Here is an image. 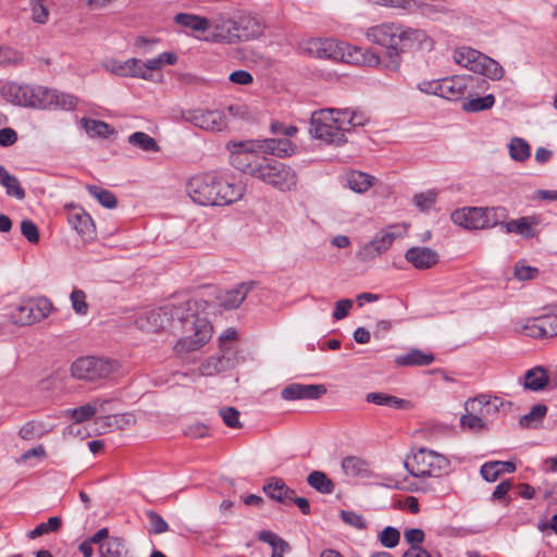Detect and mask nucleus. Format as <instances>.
Wrapping results in <instances>:
<instances>
[{
  "instance_id": "obj_21",
  "label": "nucleus",
  "mask_w": 557,
  "mask_h": 557,
  "mask_svg": "<svg viewBox=\"0 0 557 557\" xmlns=\"http://www.w3.org/2000/svg\"><path fill=\"white\" fill-rule=\"evenodd\" d=\"M473 81L474 78L471 75H455L442 78L441 98L450 101L461 99Z\"/></svg>"
},
{
  "instance_id": "obj_62",
  "label": "nucleus",
  "mask_w": 557,
  "mask_h": 557,
  "mask_svg": "<svg viewBox=\"0 0 557 557\" xmlns=\"http://www.w3.org/2000/svg\"><path fill=\"white\" fill-rule=\"evenodd\" d=\"M417 89L425 95L441 97L442 79H424L417 84Z\"/></svg>"
},
{
  "instance_id": "obj_50",
  "label": "nucleus",
  "mask_w": 557,
  "mask_h": 557,
  "mask_svg": "<svg viewBox=\"0 0 557 557\" xmlns=\"http://www.w3.org/2000/svg\"><path fill=\"white\" fill-rule=\"evenodd\" d=\"M24 55L21 51L10 46H0V65L17 66L23 63Z\"/></svg>"
},
{
  "instance_id": "obj_53",
  "label": "nucleus",
  "mask_w": 557,
  "mask_h": 557,
  "mask_svg": "<svg viewBox=\"0 0 557 557\" xmlns=\"http://www.w3.org/2000/svg\"><path fill=\"white\" fill-rule=\"evenodd\" d=\"M32 20L37 24H46L49 21L50 12L46 0H29Z\"/></svg>"
},
{
  "instance_id": "obj_5",
  "label": "nucleus",
  "mask_w": 557,
  "mask_h": 557,
  "mask_svg": "<svg viewBox=\"0 0 557 557\" xmlns=\"http://www.w3.org/2000/svg\"><path fill=\"white\" fill-rule=\"evenodd\" d=\"M297 50L319 59L341 60L346 63L377 65L379 57L371 49H362L333 38L307 37L298 41Z\"/></svg>"
},
{
  "instance_id": "obj_63",
  "label": "nucleus",
  "mask_w": 557,
  "mask_h": 557,
  "mask_svg": "<svg viewBox=\"0 0 557 557\" xmlns=\"http://www.w3.org/2000/svg\"><path fill=\"white\" fill-rule=\"evenodd\" d=\"M221 418L223 422L230 426L238 429L242 426V423L239 421V411L233 407H226L222 408L220 410Z\"/></svg>"
},
{
  "instance_id": "obj_59",
  "label": "nucleus",
  "mask_w": 557,
  "mask_h": 557,
  "mask_svg": "<svg viewBox=\"0 0 557 557\" xmlns=\"http://www.w3.org/2000/svg\"><path fill=\"white\" fill-rule=\"evenodd\" d=\"M18 434L23 440L30 441L41 437L45 434V430L41 423L27 422L20 429Z\"/></svg>"
},
{
  "instance_id": "obj_55",
  "label": "nucleus",
  "mask_w": 557,
  "mask_h": 557,
  "mask_svg": "<svg viewBox=\"0 0 557 557\" xmlns=\"http://www.w3.org/2000/svg\"><path fill=\"white\" fill-rule=\"evenodd\" d=\"M72 308L76 314L86 315L88 312V304L84 290L74 288L70 295Z\"/></svg>"
},
{
  "instance_id": "obj_20",
  "label": "nucleus",
  "mask_w": 557,
  "mask_h": 557,
  "mask_svg": "<svg viewBox=\"0 0 557 557\" xmlns=\"http://www.w3.org/2000/svg\"><path fill=\"white\" fill-rule=\"evenodd\" d=\"M405 259L417 270H429L440 261V255L430 247L416 246L405 252Z\"/></svg>"
},
{
  "instance_id": "obj_48",
  "label": "nucleus",
  "mask_w": 557,
  "mask_h": 557,
  "mask_svg": "<svg viewBox=\"0 0 557 557\" xmlns=\"http://www.w3.org/2000/svg\"><path fill=\"white\" fill-rule=\"evenodd\" d=\"M109 429L123 430L129 425L135 424L136 419L134 414L129 412L111 414L101 419Z\"/></svg>"
},
{
  "instance_id": "obj_8",
  "label": "nucleus",
  "mask_w": 557,
  "mask_h": 557,
  "mask_svg": "<svg viewBox=\"0 0 557 557\" xmlns=\"http://www.w3.org/2000/svg\"><path fill=\"white\" fill-rule=\"evenodd\" d=\"M405 467L413 476H441L449 468L448 459L428 448L417 450Z\"/></svg>"
},
{
  "instance_id": "obj_44",
  "label": "nucleus",
  "mask_w": 557,
  "mask_h": 557,
  "mask_svg": "<svg viewBox=\"0 0 557 557\" xmlns=\"http://www.w3.org/2000/svg\"><path fill=\"white\" fill-rule=\"evenodd\" d=\"M507 218V210L503 207L483 208L484 228H491L502 224Z\"/></svg>"
},
{
  "instance_id": "obj_56",
  "label": "nucleus",
  "mask_w": 557,
  "mask_h": 557,
  "mask_svg": "<svg viewBox=\"0 0 557 557\" xmlns=\"http://www.w3.org/2000/svg\"><path fill=\"white\" fill-rule=\"evenodd\" d=\"M460 424L463 429L470 431H481L485 429V422L483 418L475 411H468L460 418Z\"/></svg>"
},
{
  "instance_id": "obj_19",
  "label": "nucleus",
  "mask_w": 557,
  "mask_h": 557,
  "mask_svg": "<svg viewBox=\"0 0 557 557\" xmlns=\"http://www.w3.org/2000/svg\"><path fill=\"white\" fill-rule=\"evenodd\" d=\"M326 393L322 384L293 383L281 391V397L285 400L318 399Z\"/></svg>"
},
{
  "instance_id": "obj_7",
  "label": "nucleus",
  "mask_w": 557,
  "mask_h": 557,
  "mask_svg": "<svg viewBox=\"0 0 557 557\" xmlns=\"http://www.w3.org/2000/svg\"><path fill=\"white\" fill-rule=\"evenodd\" d=\"M120 369L115 360L82 357L76 359L71 367L72 375L78 380L96 381L112 379Z\"/></svg>"
},
{
  "instance_id": "obj_9",
  "label": "nucleus",
  "mask_w": 557,
  "mask_h": 557,
  "mask_svg": "<svg viewBox=\"0 0 557 557\" xmlns=\"http://www.w3.org/2000/svg\"><path fill=\"white\" fill-rule=\"evenodd\" d=\"M255 177L281 191L295 189L298 182L295 170L278 161L261 164V168L255 171Z\"/></svg>"
},
{
  "instance_id": "obj_6",
  "label": "nucleus",
  "mask_w": 557,
  "mask_h": 557,
  "mask_svg": "<svg viewBox=\"0 0 557 557\" xmlns=\"http://www.w3.org/2000/svg\"><path fill=\"white\" fill-rule=\"evenodd\" d=\"M453 60L458 65L491 81H500L505 76V70L499 62L471 47L456 48Z\"/></svg>"
},
{
  "instance_id": "obj_26",
  "label": "nucleus",
  "mask_w": 557,
  "mask_h": 557,
  "mask_svg": "<svg viewBox=\"0 0 557 557\" xmlns=\"http://www.w3.org/2000/svg\"><path fill=\"white\" fill-rule=\"evenodd\" d=\"M251 287V283H242L232 289L220 292L216 296L218 305L225 310L238 308L246 299Z\"/></svg>"
},
{
  "instance_id": "obj_14",
  "label": "nucleus",
  "mask_w": 557,
  "mask_h": 557,
  "mask_svg": "<svg viewBox=\"0 0 557 557\" xmlns=\"http://www.w3.org/2000/svg\"><path fill=\"white\" fill-rule=\"evenodd\" d=\"M399 236L400 234L395 231L394 226L379 232L370 242L361 246L356 255L357 259L362 263L375 260L385 253Z\"/></svg>"
},
{
  "instance_id": "obj_16",
  "label": "nucleus",
  "mask_w": 557,
  "mask_h": 557,
  "mask_svg": "<svg viewBox=\"0 0 557 557\" xmlns=\"http://www.w3.org/2000/svg\"><path fill=\"white\" fill-rule=\"evenodd\" d=\"M212 32L205 36L202 39L211 42H220L233 45L237 44V37L234 35V22L232 20V13H219L211 20Z\"/></svg>"
},
{
  "instance_id": "obj_1",
  "label": "nucleus",
  "mask_w": 557,
  "mask_h": 557,
  "mask_svg": "<svg viewBox=\"0 0 557 557\" xmlns=\"http://www.w3.org/2000/svg\"><path fill=\"white\" fill-rule=\"evenodd\" d=\"M364 37L370 44L385 51L384 58L373 51L380 63L368 66L392 72L399 71L405 53L430 52L435 46L434 39L426 30L399 22H382L369 26L364 30Z\"/></svg>"
},
{
  "instance_id": "obj_39",
  "label": "nucleus",
  "mask_w": 557,
  "mask_h": 557,
  "mask_svg": "<svg viewBox=\"0 0 557 557\" xmlns=\"http://www.w3.org/2000/svg\"><path fill=\"white\" fill-rule=\"evenodd\" d=\"M342 469L348 476H363L369 472V465L359 457L349 456L343 459Z\"/></svg>"
},
{
  "instance_id": "obj_60",
  "label": "nucleus",
  "mask_w": 557,
  "mask_h": 557,
  "mask_svg": "<svg viewBox=\"0 0 557 557\" xmlns=\"http://www.w3.org/2000/svg\"><path fill=\"white\" fill-rule=\"evenodd\" d=\"M380 542L384 547L393 548L399 543L400 533L393 527H386L380 533Z\"/></svg>"
},
{
  "instance_id": "obj_49",
  "label": "nucleus",
  "mask_w": 557,
  "mask_h": 557,
  "mask_svg": "<svg viewBox=\"0 0 557 557\" xmlns=\"http://www.w3.org/2000/svg\"><path fill=\"white\" fill-rule=\"evenodd\" d=\"M421 10V13L432 20V21H438L443 16H448L451 11L442 3H419L418 8Z\"/></svg>"
},
{
  "instance_id": "obj_45",
  "label": "nucleus",
  "mask_w": 557,
  "mask_h": 557,
  "mask_svg": "<svg viewBox=\"0 0 557 557\" xmlns=\"http://www.w3.org/2000/svg\"><path fill=\"white\" fill-rule=\"evenodd\" d=\"M495 104V97L490 94L484 97L469 98L462 103V109L467 112H480L491 109Z\"/></svg>"
},
{
  "instance_id": "obj_36",
  "label": "nucleus",
  "mask_w": 557,
  "mask_h": 557,
  "mask_svg": "<svg viewBox=\"0 0 557 557\" xmlns=\"http://www.w3.org/2000/svg\"><path fill=\"white\" fill-rule=\"evenodd\" d=\"M99 553L101 557H133L126 543L121 537H111L100 545Z\"/></svg>"
},
{
  "instance_id": "obj_61",
  "label": "nucleus",
  "mask_w": 557,
  "mask_h": 557,
  "mask_svg": "<svg viewBox=\"0 0 557 557\" xmlns=\"http://www.w3.org/2000/svg\"><path fill=\"white\" fill-rule=\"evenodd\" d=\"M339 517L346 524H348L357 530H363L367 527L364 518L355 511L341 510Z\"/></svg>"
},
{
  "instance_id": "obj_41",
  "label": "nucleus",
  "mask_w": 557,
  "mask_h": 557,
  "mask_svg": "<svg viewBox=\"0 0 557 557\" xmlns=\"http://www.w3.org/2000/svg\"><path fill=\"white\" fill-rule=\"evenodd\" d=\"M308 484L322 494H331L334 491V483L322 471H312L307 478Z\"/></svg>"
},
{
  "instance_id": "obj_4",
  "label": "nucleus",
  "mask_w": 557,
  "mask_h": 557,
  "mask_svg": "<svg viewBox=\"0 0 557 557\" xmlns=\"http://www.w3.org/2000/svg\"><path fill=\"white\" fill-rule=\"evenodd\" d=\"M368 121L367 115L358 110L326 108L311 114L309 132L325 144L342 146L347 141V133L364 126Z\"/></svg>"
},
{
  "instance_id": "obj_29",
  "label": "nucleus",
  "mask_w": 557,
  "mask_h": 557,
  "mask_svg": "<svg viewBox=\"0 0 557 557\" xmlns=\"http://www.w3.org/2000/svg\"><path fill=\"white\" fill-rule=\"evenodd\" d=\"M239 28L242 41L256 39L263 34V24L255 15L246 11H239Z\"/></svg>"
},
{
  "instance_id": "obj_46",
  "label": "nucleus",
  "mask_w": 557,
  "mask_h": 557,
  "mask_svg": "<svg viewBox=\"0 0 557 557\" xmlns=\"http://www.w3.org/2000/svg\"><path fill=\"white\" fill-rule=\"evenodd\" d=\"M128 143L147 152H156L159 150L157 141L144 132H135L129 135Z\"/></svg>"
},
{
  "instance_id": "obj_15",
  "label": "nucleus",
  "mask_w": 557,
  "mask_h": 557,
  "mask_svg": "<svg viewBox=\"0 0 557 557\" xmlns=\"http://www.w3.org/2000/svg\"><path fill=\"white\" fill-rule=\"evenodd\" d=\"M182 119L208 132H221L227 126L224 113L219 110H189L182 113Z\"/></svg>"
},
{
  "instance_id": "obj_32",
  "label": "nucleus",
  "mask_w": 557,
  "mask_h": 557,
  "mask_svg": "<svg viewBox=\"0 0 557 557\" xmlns=\"http://www.w3.org/2000/svg\"><path fill=\"white\" fill-rule=\"evenodd\" d=\"M540 219L535 215L522 216L520 219L505 222L504 228L506 233H515L525 238L534 236L533 228L539 225Z\"/></svg>"
},
{
  "instance_id": "obj_10",
  "label": "nucleus",
  "mask_w": 557,
  "mask_h": 557,
  "mask_svg": "<svg viewBox=\"0 0 557 557\" xmlns=\"http://www.w3.org/2000/svg\"><path fill=\"white\" fill-rule=\"evenodd\" d=\"M234 168L255 177V171L261 168L258 154L261 153L256 140H231L226 145Z\"/></svg>"
},
{
  "instance_id": "obj_18",
  "label": "nucleus",
  "mask_w": 557,
  "mask_h": 557,
  "mask_svg": "<svg viewBox=\"0 0 557 557\" xmlns=\"http://www.w3.org/2000/svg\"><path fill=\"white\" fill-rule=\"evenodd\" d=\"M41 103L40 110L61 109L70 111L77 107L78 99L73 95L42 86Z\"/></svg>"
},
{
  "instance_id": "obj_42",
  "label": "nucleus",
  "mask_w": 557,
  "mask_h": 557,
  "mask_svg": "<svg viewBox=\"0 0 557 557\" xmlns=\"http://www.w3.org/2000/svg\"><path fill=\"white\" fill-rule=\"evenodd\" d=\"M369 4L396 9L406 13H412L418 8L417 0H366Z\"/></svg>"
},
{
  "instance_id": "obj_31",
  "label": "nucleus",
  "mask_w": 557,
  "mask_h": 557,
  "mask_svg": "<svg viewBox=\"0 0 557 557\" xmlns=\"http://www.w3.org/2000/svg\"><path fill=\"white\" fill-rule=\"evenodd\" d=\"M174 22L184 27L193 30L196 34H203L211 27L210 18L191 13H177L174 16Z\"/></svg>"
},
{
  "instance_id": "obj_11",
  "label": "nucleus",
  "mask_w": 557,
  "mask_h": 557,
  "mask_svg": "<svg viewBox=\"0 0 557 557\" xmlns=\"http://www.w3.org/2000/svg\"><path fill=\"white\" fill-rule=\"evenodd\" d=\"M42 86H32L26 84H17L14 82L5 83L1 87V96L9 102L29 107L34 109H40L41 103Z\"/></svg>"
},
{
  "instance_id": "obj_51",
  "label": "nucleus",
  "mask_w": 557,
  "mask_h": 557,
  "mask_svg": "<svg viewBox=\"0 0 557 557\" xmlns=\"http://www.w3.org/2000/svg\"><path fill=\"white\" fill-rule=\"evenodd\" d=\"M81 124L86 133L91 137H106L110 133V126L102 121L83 117L81 120Z\"/></svg>"
},
{
  "instance_id": "obj_24",
  "label": "nucleus",
  "mask_w": 557,
  "mask_h": 557,
  "mask_svg": "<svg viewBox=\"0 0 557 557\" xmlns=\"http://www.w3.org/2000/svg\"><path fill=\"white\" fill-rule=\"evenodd\" d=\"M138 64L139 59L137 58H129L127 60L109 58L102 62V67L107 72L121 77H133L140 79V76H143V74L139 73Z\"/></svg>"
},
{
  "instance_id": "obj_57",
  "label": "nucleus",
  "mask_w": 557,
  "mask_h": 557,
  "mask_svg": "<svg viewBox=\"0 0 557 557\" xmlns=\"http://www.w3.org/2000/svg\"><path fill=\"white\" fill-rule=\"evenodd\" d=\"M146 517L150 525V533L162 534L169 531L168 522L156 511H146Z\"/></svg>"
},
{
  "instance_id": "obj_43",
  "label": "nucleus",
  "mask_w": 557,
  "mask_h": 557,
  "mask_svg": "<svg viewBox=\"0 0 557 557\" xmlns=\"http://www.w3.org/2000/svg\"><path fill=\"white\" fill-rule=\"evenodd\" d=\"M547 412V406L537 404L531 410L519 419L522 428H536Z\"/></svg>"
},
{
  "instance_id": "obj_33",
  "label": "nucleus",
  "mask_w": 557,
  "mask_h": 557,
  "mask_svg": "<svg viewBox=\"0 0 557 557\" xmlns=\"http://www.w3.org/2000/svg\"><path fill=\"white\" fill-rule=\"evenodd\" d=\"M264 493L271 498L282 504H289L293 499L294 491L290 490L283 480L273 478L264 486Z\"/></svg>"
},
{
  "instance_id": "obj_35",
  "label": "nucleus",
  "mask_w": 557,
  "mask_h": 557,
  "mask_svg": "<svg viewBox=\"0 0 557 557\" xmlns=\"http://www.w3.org/2000/svg\"><path fill=\"white\" fill-rule=\"evenodd\" d=\"M434 361L432 354L424 352L420 349L413 348L408 352L399 355L395 358V363L398 367H413V366H428Z\"/></svg>"
},
{
  "instance_id": "obj_54",
  "label": "nucleus",
  "mask_w": 557,
  "mask_h": 557,
  "mask_svg": "<svg viewBox=\"0 0 557 557\" xmlns=\"http://www.w3.org/2000/svg\"><path fill=\"white\" fill-rule=\"evenodd\" d=\"M59 517H50L47 522L38 524L34 530L27 533V537L34 540L49 532H54L61 527Z\"/></svg>"
},
{
  "instance_id": "obj_30",
  "label": "nucleus",
  "mask_w": 557,
  "mask_h": 557,
  "mask_svg": "<svg viewBox=\"0 0 557 557\" xmlns=\"http://www.w3.org/2000/svg\"><path fill=\"white\" fill-rule=\"evenodd\" d=\"M344 185L357 194H363L376 183V177L361 171H350L345 174Z\"/></svg>"
},
{
  "instance_id": "obj_38",
  "label": "nucleus",
  "mask_w": 557,
  "mask_h": 557,
  "mask_svg": "<svg viewBox=\"0 0 557 557\" xmlns=\"http://www.w3.org/2000/svg\"><path fill=\"white\" fill-rule=\"evenodd\" d=\"M232 366L233 361L230 358L224 356L211 357L201 363L199 372L201 375L210 376L225 371Z\"/></svg>"
},
{
  "instance_id": "obj_58",
  "label": "nucleus",
  "mask_w": 557,
  "mask_h": 557,
  "mask_svg": "<svg viewBox=\"0 0 557 557\" xmlns=\"http://www.w3.org/2000/svg\"><path fill=\"white\" fill-rule=\"evenodd\" d=\"M259 540L261 542L270 544L273 547V552H286L289 548L288 544L283 539L278 537L275 533L271 531L260 532Z\"/></svg>"
},
{
  "instance_id": "obj_52",
  "label": "nucleus",
  "mask_w": 557,
  "mask_h": 557,
  "mask_svg": "<svg viewBox=\"0 0 557 557\" xmlns=\"http://www.w3.org/2000/svg\"><path fill=\"white\" fill-rule=\"evenodd\" d=\"M436 200L437 191L434 189L416 194L412 198L414 206L424 212L431 210L435 206Z\"/></svg>"
},
{
  "instance_id": "obj_13",
  "label": "nucleus",
  "mask_w": 557,
  "mask_h": 557,
  "mask_svg": "<svg viewBox=\"0 0 557 557\" xmlns=\"http://www.w3.org/2000/svg\"><path fill=\"white\" fill-rule=\"evenodd\" d=\"M177 305H166L157 309H147L139 312L135 325L146 332H159L165 329L171 321L176 320Z\"/></svg>"
},
{
  "instance_id": "obj_27",
  "label": "nucleus",
  "mask_w": 557,
  "mask_h": 557,
  "mask_svg": "<svg viewBox=\"0 0 557 557\" xmlns=\"http://www.w3.org/2000/svg\"><path fill=\"white\" fill-rule=\"evenodd\" d=\"M256 143L260 152L278 158L292 156L296 150V146L288 138H268L256 140Z\"/></svg>"
},
{
  "instance_id": "obj_12",
  "label": "nucleus",
  "mask_w": 557,
  "mask_h": 557,
  "mask_svg": "<svg viewBox=\"0 0 557 557\" xmlns=\"http://www.w3.org/2000/svg\"><path fill=\"white\" fill-rule=\"evenodd\" d=\"M52 310L48 298L40 297L27 300L12 310L10 317L14 324L30 325L46 319Z\"/></svg>"
},
{
  "instance_id": "obj_47",
  "label": "nucleus",
  "mask_w": 557,
  "mask_h": 557,
  "mask_svg": "<svg viewBox=\"0 0 557 557\" xmlns=\"http://www.w3.org/2000/svg\"><path fill=\"white\" fill-rule=\"evenodd\" d=\"M87 190L104 208L113 209L117 206V199L115 195L110 190L103 189L96 185H88Z\"/></svg>"
},
{
  "instance_id": "obj_28",
  "label": "nucleus",
  "mask_w": 557,
  "mask_h": 557,
  "mask_svg": "<svg viewBox=\"0 0 557 557\" xmlns=\"http://www.w3.org/2000/svg\"><path fill=\"white\" fill-rule=\"evenodd\" d=\"M108 401V399L96 398L91 403L83 405L78 408L66 410V414L75 422L74 425L70 426V432H75L76 424L89 420L96 414L97 411L101 410L103 405Z\"/></svg>"
},
{
  "instance_id": "obj_40",
  "label": "nucleus",
  "mask_w": 557,
  "mask_h": 557,
  "mask_svg": "<svg viewBox=\"0 0 557 557\" xmlns=\"http://www.w3.org/2000/svg\"><path fill=\"white\" fill-rule=\"evenodd\" d=\"M509 156L513 161L524 162L531 157V147L527 140L513 137L508 144Z\"/></svg>"
},
{
  "instance_id": "obj_34",
  "label": "nucleus",
  "mask_w": 557,
  "mask_h": 557,
  "mask_svg": "<svg viewBox=\"0 0 557 557\" xmlns=\"http://www.w3.org/2000/svg\"><path fill=\"white\" fill-rule=\"evenodd\" d=\"M548 380V374L544 368L534 367L528 370L519 381L523 384L524 388L539 392L546 387Z\"/></svg>"
},
{
  "instance_id": "obj_23",
  "label": "nucleus",
  "mask_w": 557,
  "mask_h": 557,
  "mask_svg": "<svg viewBox=\"0 0 557 557\" xmlns=\"http://www.w3.org/2000/svg\"><path fill=\"white\" fill-rule=\"evenodd\" d=\"M451 221L467 230H483V208L482 207H465L457 209L451 213Z\"/></svg>"
},
{
  "instance_id": "obj_37",
  "label": "nucleus",
  "mask_w": 557,
  "mask_h": 557,
  "mask_svg": "<svg viewBox=\"0 0 557 557\" xmlns=\"http://www.w3.org/2000/svg\"><path fill=\"white\" fill-rule=\"evenodd\" d=\"M366 399L368 403H372L379 406H386L405 410L411 408V403L409 400L397 398L384 393H369L367 394Z\"/></svg>"
},
{
  "instance_id": "obj_3",
  "label": "nucleus",
  "mask_w": 557,
  "mask_h": 557,
  "mask_svg": "<svg viewBox=\"0 0 557 557\" xmlns=\"http://www.w3.org/2000/svg\"><path fill=\"white\" fill-rule=\"evenodd\" d=\"M208 307L202 299L186 300L177 304L176 321L181 324L182 334L174 351L177 355H185L197 351L203 347L212 337L213 326L206 315L201 314Z\"/></svg>"
},
{
  "instance_id": "obj_25",
  "label": "nucleus",
  "mask_w": 557,
  "mask_h": 557,
  "mask_svg": "<svg viewBox=\"0 0 557 557\" xmlns=\"http://www.w3.org/2000/svg\"><path fill=\"white\" fill-rule=\"evenodd\" d=\"M465 406L467 411H475L484 419L496 414L503 406V400L497 396L479 395L468 399Z\"/></svg>"
},
{
  "instance_id": "obj_17",
  "label": "nucleus",
  "mask_w": 557,
  "mask_h": 557,
  "mask_svg": "<svg viewBox=\"0 0 557 557\" xmlns=\"http://www.w3.org/2000/svg\"><path fill=\"white\" fill-rule=\"evenodd\" d=\"M67 222L76 231L84 242H91L96 237V225L83 208L70 205L66 206Z\"/></svg>"
},
{
  "instance_id": "obj_22",
  "label": "nucleus",
  "mask_w": 557,
  "mask_h": 557,
  "mask_svg": "<svg viewBox=\"0 0 557 557\" xmlns=\"http://www.w3.org/2000/svg\"><path fill=\"white\" fill-rule=\"evenodd\" d=\"M176 62L177 55L170 51L162 52L147 60L139 59V73L143 74L140 79L152 82L156 72H160L164 65H174Z\"/></svg>"
},
{
  "instance_id": "obj_2",
  "label": "nucleus",
  "mask_w": 557,
  "mask_h": 557,
  "mask_svg": "<svg viewBox=\"0 0 557 557\" xmlns=\"http://www.w3.org/2000/svg\"><path fill=\"white\" fill-rule=\"evenodd\" d=\"M245 185L233 177L216 172L197 174L186 184V193L200 206H228L240 200Z\"/></svg>"
},
{
  "instance_id": "obj_64",
  "label": "nucleus",
  "mask_w": 557,
  "mask_h": 557,
  "mask_svg": "<svg viewBox=\"0 0 557 557\" xmlns=\"http://www.w3.org/2000/svg\"><path fill=\"white\" fill-rule=\"evenodd\" d=\"M541 326L544 337L557 336V314H547L541 317Z\"/></svg>"
}]
</instances>
